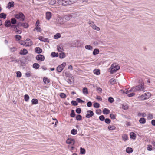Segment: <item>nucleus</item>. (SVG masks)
<instances>
[{
	"label": "nucleus",
	"instance_id": "obj_44",
	"mask_svg": "<svg viewBox=\"0 0 155 155\" xmlns=\"http://www.w3.org/2000/svg\"><path fill=\"white\" fill-rule=\"evenodd\" d=\"M51 55L53 57H58V53L52 52L51 53Z\"/></svg>",
	"mask_w": 155,
	"mask_h": 155
},
{
	"label": "nucleus",
	"instance_id": "obj_64",
	"mask_svg": "<svg viewBox=\"0 0 155 155\" xmlns=\"http://www.w3.org/2000/svg\"><path fill=\"white\" fill-rule=\"evenodd\" d=\"M17 77L18 78H20L21 76V74L20 71H18L16 73Z\"/></svg>",
	"mask_w": 155,
	"mask_h": 155
},
{
	"label": "nucleus",
	"instance_id": "obj_4",
	"mask_svg": "<svg viewBox=\"0 0 155 155\" xmlns=\"http://www.w3.org/2000/svg\"><path fill=\"white\" fill-rule=\"evenodd\" d=\"M135 88V90L136 91H145V88L144 87V85L143 84H139L138 85L136 86L135 87H134Z\"/></svg>",
	"mask_w": 155,
	"mask_h": 155
},
{
	"label": "nucleus",
	"instance_id": "obj_45",
	"mask_svg": "<svg viewBox=\"0 0 155 155\" xmlns=\"http://www.w3.org/2000/svg\"><path fill=\"white\" fill-rule=\"evenodd\" d=\"M77 131L75 129H73L71 130V134L73 135H75L77 134Z\"/></svg>",
	"mask_w": 155,
	"mask_h": 155
},
{
	"label": "nucleus",
	"instance_id": "obj_59",
	"mask_svg": "<svg viewBox=\"0 0 155 155\" xmlns=\"http://www.w3.org/2000/svg\"><path fill=\"white\" fill-rule=\"evenodd\" d=\"M71 104L74 106H77L78 105V103L75 101H72L71 102Z\"/></svg>",
	"mask_w": 155,
	"mask_h": 155
},
{
	"label": "nucleus",
	"instance_id": "obj_16",
	"mask_svg": "<svg viewBox=\"0 0 155 155\" xmlns=\"http://www.w3.org/2000/svg\"><path fill=\"white\" fill-rule=\"evenodd\" d=\"M136 134L133 132H131L130 134V138L132 139L135 140L136 138Z\"/></svg>",
	"mask_w": 155,
	"mask_h": 155
},
{
	"label": "nucleus",
	"instance_id": "obj_1",
	"mask_svg": "<svg viewBox=\"0 0 155 155\" xmlns=\"http://www.w3.org/2000/svg\"><path fill=\"white\" fill-rule=\"evenodd\" d=\"M120 69V66L116 63H114L109 68L110 69V71L111 74H113Z\"/></svg>",
	"mask_w": 155,
	"mask_h": 155
},
{
	"label": "nucleus",
	"instance_id": "obj_57",
	"mask_svg": "<svg viewBox=\"0 0 155 155\" xmlns=\"http://www.w3.org/2000/svg\"><path fill=\"white\" fill-rule=\"evenodd\" d=\"M93 105L94 107L96 108H98L100 107L99 104L97 102L95 103Z\"/></svg>",
	"mask_w": 155,
	"mask_h": 155
},
{
	"label": "nucleus",
	"instance_id": "obj_55",
	"mask_svg": "<svg viewBox=\"0 0 155 155\" xmlns=\"http://www.w3.org/2000/svg\"><path fill=\"white\" fill-rule=\"evenodd\" d=\"M92 28L95 30L97 31H99L100 30V28L99 27H97L95 25H94L92 26Z\"/></svg>",
	"mask_w": 155,
	"mask_h": 155
},
{
	"label": "nucleus",
	"instance_id": "obj_60",
	"mask_svg": "<svg viewBox=\"0 0 155 155\" xmlns=\"http://www.w3.org/2000/svg\"><path fill=\"white\" fill-rule=\"evenodd\" d=\"M76 101L80 103H84L85 102L84 101L81 100L80 98H77L76 99Z\"/></svg>",
	"mask_w": 155,
	"mask_h": 155
},
{
	"label": "nucleus",
	"instance_id": "obj_40",
	"mask_svg": "<svg viewBox=\"0 0 155 155\" xmlns=\"http://www.w3.org/2000/svg\"><path fill=\"white\" fill-rule=\"evenodd\" d=\"M9 49L10 51L12 52H13L16 51L17 50V48L15 47H9Z\"/></svg>",
	"mask_w": 155,
	"mask_h": 155
},
{
	"label": "nucleus",
	"instance_id": "obj_52",
	"mask_svg": "<svg viewBox=\"0 0 155 155\" xmlns=\"http://www.w3.org/2000/svg\"><path fill=\"white\" fill-rule=\"evenodd\" d=\"M15 38L17 41H19L22 38L21 36L18 35H16L15 36Z\"/></svg>",
	"mask_w": 155,
	"mask_h": 155
},
{
	"label": "nucleus",
	"instance_id": "obj_26",
	"mask_svg": "<svg viewBox=\"0 0 155 155\" xmlns=\"http://www.w3.org/2000/svg\"><path fill=\"white\" fill-rule=\"evenodd\" d=\"M109 82L112 85H114L116 83V80L114 78L110 79L109 81Z\"/></svg>",
	"mask_w": 155,
	"mask_h": 155
},
{
	"label": "nucleus",
	"instance_id": "obj_50",
	"mask_svg": "<svg viewBox=\"0 0 155 155\" xmlns=\"http://www.w3.org/2000/svg\"><path fill=\"white\" fill-rule=\"evenodd\" d=\"M80 153L81 154H84L85 153L86 151L85 150L84 148H83L82 147L80 148Z\"/></svg>",
	"mask_w": 155,
	"mask_h": 155
},
{
	"label": "nucleus",
	"instance_id": "obj_33",
	"mask_svg": "<svg viewBox=\"0 0 155 155\" xmlns=\"http://www.w3.org/2000/svg\"><path fill=\"white\" fill-rule=\"evenodd\" d=\"M38 100L36 99H33L31 100L32 104L35 105L38 103Z\"/></svg>",
	"mask_w": 155,
	"mask_h": 155
},
{
	"label": "nucleus",
	"instance_id": "obj_27",
	"mask_svg": "<svg viewBox=\"0 0 155 155\" xmlns=\"http://www.w3.org/2000/svg\"><path fill=\"white\" fill-rule=\"evenodd\" d=\"M133 151V149L131 147H127L126 149V152L127 153H130Z\"/></svg>",
	"mask_w": 155,
	"mask_h": 155
},
{
	"label": "nucleus",
	"instance_id": "obj_34",
	"mask_svg": "<svg viewBox=\"0 0 155 155\" xmlns=\"http://www.w3.org/2000/svg\"><path fill=\"white\" fill-rule=\"evenodd\" d=\"M32 74L30 71H28L25 73V76L26 77L28 78L31 76Z\"/></svg>",
	"mask_w": 155,
	"mask_h": 155
},
{
	"label": "nucleus",
	"instance_id": "obj_24",
	"mask_svg": "<svg viewBox=\"0 0 155 155\" xmlns=\"http://www.w3.org/2000/svg\"><path fill=\"white\" fill-rule=\"evenodd\" d=\"M63 5L66 6L70 4L69 0H63Z\"/></svg>",
	"mask_w": 155,
	"mask_h": 155
},
{
	"label": "nucleus",
	"instance_id": "obj_15",
	"mask_svg": "<svg viewBox=\"0 0 155 155\" xmlns=\"http://www.w3.org/2000/svg\"><path fill=\"white\" fill-rule=\"evenodd\" d=\"M122 140L124 141H126L128 139V137L127 134H123L122 136Z\"/></svg>",
	"mask_w": 155,
	"mask_h": 155
},
{
	"label": "nucleus",
	"instance_id": "obj_43",
	"mask_svg": "<svg viewBox=\"0 0 155 155\" xmlns=\"http://www.w3.org/2000/svg\"><path fill=\"white\" fill-rule=\"evenodd\" d=\"M83 93L84 94H87L88 91L86 87H84L83 89Z\"/></svg>",
	"mask_w": 155,
	"mask_h": 155
},
{
	"label": "nucleus",
	"instance_id": "obj_38",
	"mask_svg": "<svg viewBox=\"0 0 155 155\" xmlns=\"http://www.w3.org/2000/svg\"><path fill=\"white\" fill-rule=\"evenodd\" d=\"M82 117L81 116L80 114H78L76 117V120L78 121H80L82 120Z\"/></svg>",
	"mask_w": 155,
	"mask_h": 155
},
{
	"label": "nucleus",
	"instance_id": "obj_12",
	"mask_svg": "<svg viewBox=\"0 0 155 155\" xmlns=\"http://www.w3.org/2000/svg\"><path fill=\"white\" fill-rule=\"evenodd\" d=\"M52 16V14L50 12H47L46 13V18L47 20H49Z\"/></svg>",
	"mask_w": 155,
	"mask_h": 155
},
{
	"label": "nucleus",
	"instance_id": "obj_22",
	"mask_svg": "<svg viewBox=\"0 0 155 155\" xmlns=\"http://www.w3.org/2000/svg\"><path fill=\"white\" fill-rule=\"evenodd\" d=\"M14 2L12 1L9 2L8 5V9L14 6Z\"/></svg>",
	"mask_w": 155,
	"mask_h": 155
},
{
	"label": "nucleus",
	"instance_id": "obj_47",
	"mask_svg": "<svg viewBox=\"0 0 155 155\" xmlns=\"http://www.w3.org/2000/svg\"><path fill=\"white\" fill-rule=\"evenodd\" d=\"M28 25L27 23H22V27H23L24 28H26L28 27Z\"/></svg>",
	"mask_w": 155,
	"mask_h": 155
},
{
	"label": "nucleus",
	"instance_id": "obj_19",
	"mask_svg": "<svg viewBox=\"0 0 155 155\" xmlns=\"http://www.w3.org/2000/svg\"><path fill=\"white\" fill-rule=\"evenodd\" d=\"M37 30V32H40L42 30L41 28L39 27V25H36L35 27L33 29L34 31Z\"/></svg>",
	"mask_w": 155,
	"mask_h": 155
},
{
	"label": "nucleus",
	"instance_id": "obj_42",
	"mask_svg": "<svg viewBox=\"0 0 155 155\" xmlns=\"http://www.w3.org/2000/svg\"><path fill=\"white\" fill-rule=\"evenodd\" d=\"M59 57L60 58L62 59L65 57V55L64 52H61L59 54Z\"/></svg>",
	"mask_w": 155,
	"mask_h": 155
},
{
	"label": "nucleus",
	"instance_id": "obj_53",
	"mask_svg": "<svg viewBox=\"0 0 155 155\" xmlns=\"http://www.w3.org/2000/svg\"><path fill=\"white\" fill-rule=\"evenodd\" d=\"M116 115L113 114H111L110 115V117L112 119L114 120L116 119Z\"/></svg>",
	"mask_w": 155,
	"mask_h": 155
},
{
	"label": "nucleus",
	"instance_id": "obj_5",
	"mask_svg": "<svg viewBox=\"0 0 155 155\" xmlns=\"http://www.w3.org/2000/svg\"><path fill=\"white\" fill-rule=\"evenodd\" d=\"M81 41L79 40L74 41L71 44V47H79L82 45Z\"/></svg>",
	"mask_w": 155,
	"mask_h": 155
},
{
	"label": "nucleus",
	"instance_id": "obj_29",
	"mask_svg": "<svg viewBox=\"0 0 155 155\" xmlns=\"http://www.w3.org/2000/svg\"><path fill=\"white\" fill-rule=\"evenodd\" d=\"M43 81L45 84L47 83H48L50 82V80L48 79L47 78L45 77L43 78Z\"/></svg>",
	"mask_w": 155,
	"mask_h": 155
},
{
	"label": "nucleus",
	"instance_id": "obj_49",
	"mask_svg": "<svg viewBox=\"0 0 155 155\" xmlns=\"http://www.w3.org/2000/svg\"><path fill=\"white\" fill-rule=\"evenodd\" d=\"M29 99V97L28 94H25L24 96V99L25 101L27 102L28 101Z\"/></svg>",
	"mask_w": 155,
	"mask_h": 155
},
{
	"label": "nucleus",
	"instance_id": "obj_41",
	"mask_svg": "<svg viewBox=\"0 0 155 155\" xmlns=\"http://www.w3.org/2000/svg\"><path fill=\"white\" fill-rule=\"evenodd\" d=\"M85 48L86 49L92 50L93 49V47L90 45H87L85 46Z\"/></svg>",
	"mask_w": 155,
	"mask_h": 155
},
{
	"label": "nucleus",
	"instance_id": "obj_17",
	"mask_svg": "<svg viewBox=\"0 0 155 155\" xmlns=\"http://www.w3.org/2000/svg\"><path fill=\"white\" fill-rule=\"evenodd\" d=\"M9 59L11 60L10 62H14L15 63H17L18 62V60L16 59L15 57L11 56L9 58Z\"/></svg>",
	"mask_w": 155,
	"mask_h": 155
},
{
	"label": "nucleus",
	"instance_id": "obj_35",
	"mask_svg": "<svg viewBox=\"0 0 155 155\" xmlns=\"http://www.w3.org/2000/svg\"><path fill=\"white\" fill-rule=\"evenodd\" d=\"M93 73L96 75H99L100 74V71L99 69H95L93 71Z\"/></svg>",
	"mask_w": 155,
	"mask_h": 155
},
{
	"label": "nucleus",
	"instance_id": "obj_10",
	"mask_svg": "<svg viewBox=\"0 0 155 155\" xmlns=\"http://www.w3.org/2000/svg\"><path fill=\"white\" fill-rule=\"evenodd\" d=\"M87 113L86 114L85 117L87 118H90L91 117L94 115L93 112L90 110H88L87 111Z\"/></svg>",
	"mask_w": 155,
	"mask_h": 155
},
{
	"label": "nucleus",
	"instance_id": "obj_61",
	"mask_svg": "<svg viewBox=\"0 0 155 155\" xmlns=\"http://www.w3.org/2000/svg\"><path fill=\"white\" fill-rule=\"evenodd\" d=\"M147 150L149 151H151L152 150V146L151 145H148L147 147Z\"/></svg>",
	"mask_w": 155,
	"mask_h": 155
},
{
	"label": "nucleus",
	"instance_id": "obj_8",
	"mask_svg": "<svg viewBox=\"0 0 155 155\" xmlns=\"http://www.w3.org/2000/svg\"><path fill=\"white\" fill-rule=\"evenodd\" d=\"M35 58L39 61H42L45 60V57L43 55L38 54L36 56Z\"/></svg>",
	"mask_w": 155,
	"mask_h": 155
},
{
	"label": "nucleus",
	"instance_id": "obj_14",
	"mask_svg": "<svg viewBox=\"0 0 155 155\" xmlns=\"http://www.w3.org/2000/svg\"><path fill=\"white\" fill-rule=\"evenodd\" d=\"M35 51L37 54H40L42 52V50L39 47H36L35 48Z\"/></svg>",
	"mask_w": 155,
	"mask_h": 155
},
{
	"label": "nucleus",
	"instance_id": "obj_11",
	"mask_svg": "<svg viewBox=\"0 0 155 155\" xmlns=\"http://www.w3.org/2000/svg\"><path fill=\"white\" fill-rule=\"evenodd\" d=\"M38 39L42 42H47L48 43L49 42V41L48 38H45L41 36L39 37Z\"/></svg>",
	"mask_w": 155,
	"mask_h": 155
},
{
	"label": "nucleus",
	"instance_id": "obj_36",
	"mask_svg": "<svg viewBox=\"0 0 155 155\" xmlns=\"http://www.w3.org/2000/svg\"><path fill=\"white\" fill-rule=\"evenodd\" d=\"M6 15L4 13H2L0 14V18H1L5 19L6 18Z\"/></svg>",
	"mask_w": 155,
	"mask_h": 155
},
{
	"label": "nucleus",
	"instance_id": "obj_21",
	"mask_svg": "<svg viewBox=\"0 0 155 155\" xmlns=\"http://www.w3.org/2000/svg\"><path fill=\"white\" fill-rule=\"evenodd\" d=\"M11 23L9 20H7L5 21V25L6 27H9L11 25Z\"/></svg>",
	"mask_w": 155,
	"mask_h": 155
},
{
	"label": "nucleus",
	"instance_id": "obj_7",
	"mask_svg": "<svg viewBox=\"0 0 155 155\" xmlns=\"http://www.w3.org/2000/svg\"><path fill=\"white\" fill-rule=\"evenodd\" d=\"M19 43L20 44L26 47L30 46L32 45L33 44L32 42V41H30V43L28 42V43H27L25 41L21 40L20 41H19Z\"/></svg>",
	"mask_w": 155,
	"mask_h": 155
},
{
	"label": "nucleus",
	"instance_id": "obj_62",
	"mask_svg": "<svg viewBox=\"0 0 155 155\" xmlns=\"http://www.w3.org/2000/svg\"><path fill=\"white\" fill-rule=\"evenodd\" d=\"M76 112L78 114H79L81 113V109L80 108H77L76 110Z\"/></svg>",
	"mask_w": 155,
	"mask_h": 155
},
{
	"label": "nucleus",
	"instance_id": "obj_58",
	"mask_svg": "<svg viewBox=\"0 0 155 155\" xmlns=\"http://www.w3.org/2000/svg\"><path fill=\"white\" fill-rule=\"evenodd\" d=\"M108 100V101L110 103H112L114 101V98L112 97H109Z\"/></svg>",
	"mask_w": 155,
	"mask_h": 155
},
{
	"label": "nucleus",
	"instance_id": "obj_20",
	"mask_svg": "<svg viewBox=\"0 0 155 155\" xmlns=\"http://www.w3.org/2000/svg\"><path fill=\"white\" fill-rule=\"evenodd\" d=\"M14 31L17 34H20L22 33V31L21 30L18 29V27H16L15 29H13Z\"/></svg>",
	"mask_w": 155,
	"mask_h": 155
},
{
	"label": "nucleus",
	"instance_id": "obj_48",
	"mask_svg": "<svg viewBox=\"0 0 155 155\" xmlns=\"http://www.w3.org/2000/svg\"><path fill=\"white\" fill-rule=\"evenodd\" d=\"M72 17V16L70 15H66L64 16V18L65 19L67 20H69Z\"/></svg>",
	"mask_w": 155,
	"mask_h": 155
},
{
	"label": "nucleus",
	"instance_id": "obj_25",
	"mask_svg": "<svg viewBox=\"0 0 155 155\" xmlns=\"http://www.w3.org/2000/svg\"><path fill=\"white\" fill-rule=\"evenodd\" d=\"M57 48L59 52H61L64 51L63 48L62 46L61 45H58Z\"/></svg>",
	"mask_w": 155,
	"mask_h": 155
},
{
	"label": "nucleus",
	"instance_id": "obj_13",
	"mask_svg": "<svg viewBox=\"0 0 155 155\" xmlns=\"http://www.w3.org/2000/svg\"><path fill=\"white\" fill-rule=\"evenodd\" d=\"M28 53V51L26 49H24L21 50L19 54L21 55H25Z\"/></svg>",
	"mask_w": 155,
	"mask_h": 155
},
{
	"label": "nucleus",
	"instance_id": "obj_23",
	"mask_svg": "<svg viewBox=\"0 0 155 155\" xmlns=\"http://www.w3.org/2000/svg\"><path fill=\"white\" fill-rule=\"evenodd\" d=\"M103 112L104 114L107 115L110 113V111L109 109L104 108L103 110Z\"/></svg>",
	"mask_w": 155,
	"mask_h": 155
},
{
	"label": "nucleus",
	"instance_id": "obj_9",
	"mask_svg": "<svg viewBox=\"0 0 155 155\" xmlns=\"http://www.w3.org/2000/svg\"><path fill=\"white\" fill-rule=\"evenodd\" d=\"M75 142L74 140L72 138H68L66 141V143L67 144H70L71 145H74Z\"/></svg>",
	"mask_w": 155,
	"mask_h": 155
},
{
	"label": "nucleus",
	"instance_id": "obj_46",
	"mask_svg": "<svg viewBox=\"0 0 155 155\" xmlns=\"http://www.w3.org/2000/svg\"><path fill=\"white\" fill-rule=\"evenodd\" d=\"M137 115L139 117L140 116H142L143 117H145L146 116V114L145 113H138Z\"/></svg>",
	"mask_w": 155,
	"mask_h": 155
},
{
	"label": "nucleus",
	"instance_id": "obj_32",
	"mask_svg": "<svg viewBox=\"0 0 155 155\" xmlns=\"http://www.w3.org/2000/svg\"><path fill=\"white\" fill-rule=\"evenodd\" d=\"M146 121L145 119L143 117L141 118L139 120V122L140 123L143 124L145 123H146Z\"/></svg>",
	"mask_w": 155,
	"mask_h": 155
},
{
	"label": "nucleus",
	"instance_id": "obj_30",
	"mask_svg": "<svg viewBox=\"0 0 155 155\" xmlns=\"http://www.w3.org/2000/svg\"><path fill=\"white\" fill-rule=\"evenodd\" d=\"M99 50L98 49L96 48L94 50L93 52V54L94 55H95L99 54Z\"/></svg>",
	"mask_w": 155,
	"mask_h": 155
},
{
	"label": "nucleus",
	"instance_id": "obj_54",
	"mask_svg": "<svg viewBox=\"0 0 155 155\" xmlns=\"http://www.w3.org/2000/svg\"><path fill=\"white\" fill-rule=\"evenodd\" d=\"M105 119V117L104 115H101L99 117V119L101 121H104Z\"/></svg>",
	"mask_w": 155,
	"mask_h": 155
},
{
	"label": "nucleus",
	"instance_id": "obj_6",
	"mask_svg": "<svg viewBox=\"0 0 155 155\" xmlns=\"http://www.w3.org/2000/svg\"><path fill=\"white\" fill-rule=\"evenodd\" d=\"M135 88L134 87H132L131 89L130 90H127V89H121L120 90V91L124 94H128V93L131 92H136V91L135 90Z\"/></svg>",
	"mask_w": 155,
	"mask_h": 155
},
{
	"label": "nucleus",
	"instance_id": "obj_51",
	"mask_svg": "<svg viewBox=\"0 0 155 155\" xmlns=\"http://www.w3.org/2000/svg\"><path fill=\"white\" fill-rule=\"evenodd\" d=\"M75 116V114L74 110H72L71 111V113L70 114V116L72 117H74Z\"/></svg>",
	"mask_w": 155,
	"mask_h": 155
},
{
	"label": "nucleus",
	"instance_id": "obj_31",
	"mask_svg": "<svg viewBox=\"0 0 155 155\" xmlns=\"http://www.w3.org/2000/svg\"><path fill=\"white\" fill-rule=\"evenodd\" d=\"M40 67L39 65L37 63H35L33 64V68L36 69H38Z\"/></svg>",
	"mask_w": 155,
	"mask_h": 155
},
{
	"label": "nucleus",
	"instance_id": "obj_3",
	"mask_svg": "<svg viewBox=\"0 0 155 155\" xmlns=\"http://www.w3.org/2000/svg\"><path fill=\"white\" fill-rule=\"evenodd\" d=\"M151 95V93L148 92L143 94L140 96L139 98L142 100H144L148 99L150 97Z\"/></svg>",
	"mask_w": 155,
	"mask_h": 155
},
{
	"label": "nucleus",
	"instance_id": "obj_28",
	"mask_svg": "<svg viewBox=\"0 0 155 155\" xmlns=\"http://www.w3.org/2000/svg\"><path fill=\"white\" fill-rule=\"evenodd\" d=\"M108 129L110 130H113L116 129V127L114 125H109L108 127Z\"/></svg>",
	"mask_w": 155,
	"mask_h": 155
},
{
	"label": "nucleus",
	"instance_id": "obj_63",
	"mask_svg": "<svg viewBox=\"0 0 155 155\" xmlns=\"http://www.w3.org/2000/svg\"><path fill=\"white\" fill-rule=\"evenodd\" d=\"M105 122L107 124H109L111 122L109 118H106L104 120Z\"/></svg>",
	"mask_w": 155,
	"mask_h": 155
},
{
	"label": "nucleus",
	"instance_id": "obj_2",
	"mask_svg": "<svg viewBox=\"0 0 155 155\" xmlns=\"http://www.w3.org/2000/svg\"><path fill=\"white\" fill-rule=\"evenodd\" d=\"M14 16L17 19H19L20 21H24L25 18L24 14L21 12L19 13L18 14H15Z\"/></svg>",
	"mask_w": 155,
	"mask_h": 155
},
{
	"label": "nucleus",
	"instance_id": "obj_18",
	"mask_svg": "<svg viewBox=\"0 0 155 155\" xmlns=\"http://www.w3.org/2000/svg\"><path fill=\"white\" fill-rule=\"evenodd\" d=\"M64 68L61 65L58 66L56 69L57 71L58 72H61L63 69Z\"/></svg>",
	"mask_w": 155,
	"mask_h": 155
},
{
	"label": "nucleus",
	"instance_id": "obj_37",
	"mask_svg": "<svg viewBox=\"0 0 155 155\" xmlns=\"http://www.w3.org/2000/svg\"><path fill=\"white\" fill-rule=\"evenodd\" d=\"M61 35L59 33H58L54 35V38L55 39H58L61 37Z\"/></svg>",
	"mask_w": 155,
	"mask_h": 155
},
{
	"label": "nucleus",
	"instance_id": "obj_39",
	"mask_svg": "<svg viewBox=\"0 0 155 155\" xmlns=\"http://www.w3.org/2000/svg\"><path fill=\"white\" fill-rule=\"evenodd\" d=\"M11 21V24L13 25L15 24L16 23L17 20L15 18H12Z\"/></svg>",
	"mask_w": 155,
	"mask_h": 155
},
{
	"label": "nucleus",
	"instance_id": "obj_56",
	"mask_svg": "<svg viewBox=\"0 0 155 155\" xmlns=\"http://www.w3.org/2000/svg\"><path fill=\"white\" fill-rule=\"evenodd\" d=\"M60 97L61 98H64L66 97V94L63 93H61L60 95Z\"/></svg>",
	"mask_w": 155,
	"mask_h": 155
}]
</instances>
